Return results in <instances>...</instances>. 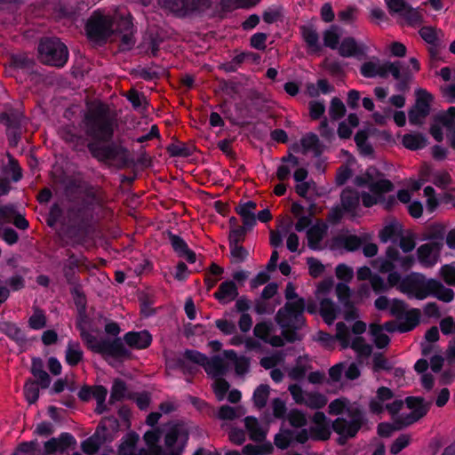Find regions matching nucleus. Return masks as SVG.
I'll use <instances>...</instances> for the list:
<instances>
[{
    "instance_id": "24",
    "label": "nucleus",
    "mask_w": 455,
    "mask_h": 455,
    "mask_svg": "<svg viewBox=\"0 0 455 455\" xmlns=\"http://www.w3.org/2000/svg\"><path fill=\"white\" fill-rule=\"evenodd\" d=\"M204 368L209 376L213 379H219L228 372L229 366L223 358L215 356L211 360L207 359Z\"/></svg>"
},
{
    "instance_id": "31",
    "label": "nucleus",
    "mask_w": 455,
    "mask_h": 455,
    "mask_svg": "<svg viewBox=\"0 0 455 455\" xmlns=\"http://www.w3.org/2000/svg\"><path fill=\"white\" fill-rule=\"evenodd\" d=\"M99 353L122 356L126 354V351L120 339H101V347Z\"/></svg>"
},
{
    "instance_id": "5",
    "label": "nucleus",
    "mask_w": 455,
    "mask_h": 455,
    "mask_svg": "<svg viewBox=\"0 0 455 455\" xmlns=\"http://www.w3.org/2000/svg\"><path fill=\"white\" fill-rule=\"evenodd\" d=\"M387 281L389 286H395L410 299L427 298L428 280L422 275L412 273L402 278L398 272H393L388 275Z\"/></svg>"
},
{
    "instance_id": "63",
    "label": "nucleus",
    "mask_w": 455,
    "mask_h": 455,
    "mask_svg": "<svg viewBox=\"0 0 455 455\" xmlns=\"http://www.w3.org/2000/svg\"><path fill=\"white\" fill-rule=\"evenodd\" d=\"M391 13H402L410 6L405 0H385Z\"/></svg>"
},
{
    "instance_id": "1",
    "label": "nucleus",
    "mask_w": 455,
    "mask_h": 455,
    "mask_svg": "<svg viewBox=\"0 0 455 455\" xmlns=\"http://www.w3.org/2000/svg\"><path fill=\"white\" fill-rule=\"evenodd\" d=\"M355 184L362 188L360 192L345 189L341 194V204L345 211L355 214L359 207L360 196L365 207L382 203L383 194L393 189V184L386 180L374 168H369L363 174L357 176Z\"/></svg>"
},
{
    "instance_id": "34",
    "label": "nucleus",
    "mask_w": 455,
    "mask_h": 455,
    "mask_svg": "<svg viewBox=\"0 0 455 455\" xmlns=\"http://www.w3.org/2000/svg\"><path fill=\"white\" fill-rule=\"evenodd\" d=\"M338 52L340 56L348 58L362 53L363 49L354 37L348 36L342 40Z\"/></svg>"
},
{
    "instance_id": "7",
    "label": "nucleus",
    "mask_w": 455,
    "mask_h": 455,
    "mask_svg": "<svg viewBox=\"0 0 455 455\" xmlns=\"http://www.w3.org/2000/svg\"><path fill=\"white\" fill-rule=\"evenodd\" d=\"M415 262L412 256L402 255L395 247H388L384 258H378L372 261V266L381 273H393L395 267L404 271L411 268Z\"/></svg>"
},
{
    "instance_id": "60",
    "label": "nucleus",
    "mask_w": 455,
    "mask_h": 455,
    "mask_svg": "<svg viewBox=\"0 0 455 455\" xmlns=\"http://www.w3.org/2000/svg\"><path fill=\"white\" fill-rule=\"evenodd\" d=\"M398 240L400 248L405 253L413 251V249L416 246L415 238L413 235H411V233H408L406 235H403L402 233Z\"/></svg>"
},
{
    "instance_id": "64",
    "label": "nucleus",
    "mask_w": 455,
    "mask_h": 455,
    "mask_svg": "<svg viewBox=\"0 0 455 455\" xmlns=\"http://www.w3.org/2000/svg\"><path fill=\"white\" fill-rule=\"evenodd\" d=\"M440 275L444 282L450 285H455V266L445 265L441 267Z\"/></svg>"
},
{
    "instance_id": "36",
    "label": "nucleus",
    "mask_w": 455,
    "mask_h": 455,
    "mask_svg": "<svg viewBox=\"0 0 455 455\" xmlns=\"http://www.w3.org/2000/svg\"><path fill=\"white\" fill-rule=\"evenodd\" d=\"M163 435L162 429L154 428L148 430L144 435V440L149 451L154 455H162V447L158 444L161 435Z\"/></svg>"
},
{
    "instance_id": "41",
    "label": "nucleus",
    "mask_w": 455,
    "mask_h": 455,
    "mask_svg": "<svg viewBox=\"0 0 455 455\" xmlns=\"http://www.w3.org/2000/svg\"><path fill=\"white\" fill-rule=\"evenodd\" d=\"M327 402L328 400L323 395L317 392H310L305 394L303 404L310 409H321L326 405Z\"/></svg>"
},
{
    "instance_id": "16",
    "label": "nucleus",
    "mask_w": 455,
    "mask_h": 455,
    "mask_svg": "<svg viewBox=\"0 0 455 455\" xmlns=\"http://www.w3.org/2000/svg\"><path fill=\"white\" fill-rule=\"evenodd\" d=\"M313 426L310 428L311 435L318 440H327L330 438L331 431L329 421L323 412L317 411L312 419Z\"/></svg>"
},
{
    "instance_id": "55",
    "label": "nucleus",
    "mask_w": 455,
    "mask_h": 455,
    "mask_svg": "<svg viewBox=\"0 0 455 455\" xmlns=\"http://www.w3.org/2000/svg\"><path fill=\"white\" fill-rule=\"evenodd\" d=\"M243 413L244 412L240 408L235 409L228 405H223L220 408L218 415L221 419L232 420Z\"/></svg>"
},
{
    "instance_id": "56",
    "label": "nucleus",
    "mask_w": 455,
    "mask_h": 455,
    "mask_svg": "<svg viewBox=\"0 0 455 455\" xmlns=\"http://www.w3.org/2000/svg\"><path fill=\"white\" fill-rule=\"evenodd\" d=\"M229 246L232 262L240 263L246 259L249 252L245 248L239 244H232Z\"/></svg>"
},
{
    "instance_id": "22",
    "label": "nucleus",
    "mask_w": 455,
    "mask_h": 455,
    "mask_svg": "<svg viewBox=\"0 0 455 455\" xmlns=\"http://www.w3.org/2000/svg\"><path fill=\"white\" fill-rule=\"evenodd\" d=\"M403 233L402 225L396 220L387 222L379 232L380 242L386 243L388 242H396Z\"/></svg>"
},
{
    "instance_id": "15",
    "label": "nucleus",
    "mask_w": 455,
    "mask_h": 455,
    "mask_svg": "<svg viewBox=\"0 0 455 455\" xmlns=\"http://www.w3.org/2000/svg\"><path fill=\"white\" fill-rule=\"evenodd\" d=\"M159 4L173 12H188L202 10L209 5V0H158Z\"/></svg>"
},
{
    "instance_id": "50",
    "label": "nucleus",
    "mask_w": 455,
    "mask_h": 455,
    "mask_svg": "<svg viewBox=\"0 0 455 455\" xmlns=\"http://www.w3.org/2000/svg\"><path fill=\"white\" fill-rule=\"evenodd\" d=\"M293 439L292 432L287 429H282L275 436V444L277 448L286 449Z\"/></svg>"
},
{
    "instance_id": "35",
    "label": "nucleus",
    "mask_w": 455,
    "mask_h": 455,
    "mask_svg": "<svg viewBox=\"0 0 455 455\" xmlns=\"http://www.w3.org/2000/svg\"><path fill=\"white\" fill-rule=\"evenodd\" d=\"M65 359L67 363L71 366H76L83 361L84 352L77 341H68L65 352Z\"/></svg>"
},
{
    "instance_id": "47",
    "label": "nucleus",
    "mask_w": 455,
    "mask_h": 455,
    "mask_svg": "<svg viewBox=\"0 0 455 455\" xmlns=\"http://www.w3.org/2000/svg\"><path fill=\"white\" fill-rule=\"evenodd\" d=\"M273 446L270 443L262 445L247 444L243 448L244 455H267L273 451Z\"/></svg>"
},
{
    "instance_id": "10",
    "label": "nucleus",
    "mask_w": 455,
    "mask_h": 455,
    "mask_svg": "<svg viewBox=\"0 0 455 455\" xmlns=\"http://www.w3.org/2000/svg\"><path fill=\"white\" fill-rule=\"evenodd\" d=\"M331 282L325 281L321 283L316 289L315 296L319 300V312L324 322L331 325L337 318L339 309L335 303L325 296L331 289Z\"/></svg>"
},
{
    "instance_id": "30",
    "label": "nucleus",
    "mask_w": 455,
    "mask_h": 455,
    "mask_svg": "<svg viewBox=\"0 0 455 455\" xmlns=\"http://www.w3.org/2000/svg\"><path fill=\"white\" fill-rule=\"evenodd\" d=\"M256 209V204L252 201L239 204L235 211L241 216L244 227L251 228L255 225L256 218L254 210Z\"/></svg>"
},
{
    "instance_id": "9",
    "label": "nucleus",
    "mask_w": 455,
    "mask_h": 455,
    "mask_svg": "<svg viewBox=\"0 0 455 455\" xmlns=\"http://www.w3.org/2000/svg\"><path fill=\"white\" fill-rule=\"evenodd\" d=\"M350 419L338 418L332 423V429L339 435V443H345L347 438L354 437L362 426L363 417L358 410H348Z\"/></svg>"
},
{
    "instance_id": "54",
    "label": "nucleus",
    "mask_w": 455,
    "mask_h": 455,
    "mask_svg": "<svg viewBox=\"0 0 455 455\" xmlns=\"http://www.w3.org/2000/svg\"><path fill=\"white\" fill-rule=\"evenodd\" d=\"M347 401L343 398H339L333 400L329 404V413L331 415H339L347 411L348 413V410H354L353 408L347 407Z\"/></svg>"
},
{
    "instance_id": "61",
    "label": "nucleus",
    "mask_w": 455,
    "mask_h": 455,
    "mask_svg": "<svg viewBox=\"0 0 455 455\" xmlns=\"http://www.w3.org/2000/svg\"><path fill=\"white\" fill-rule=\"evenodd\" d=\"M25 396L29 403H34L39 396V388L36 382L29 381L24 387Z\"/></svg>"
},
{
    "instance_id": "3",
    "label": "nucleus",
    "mask_w": 455,
    "mask_h": 455,
    "mask_svg": "<svg viewBox=\"0 0 455 455\" xmlns=\"http://www.w3.org/2000/svg\"><path fill=\"white\" fill-rule=\"evenodd\" d=\"M115 121L105 105L99 104L90 108L84 120L86 135L97 142L108 141L114 132Z\"/></svg>"
},
{
    "instance_id": "44",
    "label": "nucleus",
    "mask_w": 455,
    "mask_h": 455,
    "mask_svg": "<svg viewBox=\"0 0 455 455\" xmlns=\"http://www.w3.org/2000/svg\"><path fill=\"white\" fill-rule=\"evenodd\" d=\"M270 395V387L267 385H259L254 391L253 402L258 408L266 406Z\"/></svg>"
},
{
    "instance_id": "19",
    "label": "nucleus",
    "mask_w": 455,
    "mask_h": 455,
    "mask_svg": "<svg viewBox=\"0 0 455 455\" xmlns=\"http://www.w3.org/2000/svg\"><path fill=\"white\" fill-rule=\"evenodd\" d=\"M244 426L251 440L254 442L265 440L268 431L267 425L260 424L256 418L246 417L244 419Z\"/></svg>"
},
{
    "instance_id": "14",
    "label": "nucleus",
    "mask_w": 455,
    "mask_h": 455,
    "mask_svg": "<svg viewBox=\"0 0 455 455\" xmlns=\"http://www.w3.org/2000/svg\"><path fill=\"white\" fill-rule=\"evenodd\" d=\"M406 403L411 411L409 413L403 412L400 416V427H406L416 422L424 417L429 409V403H425L424 399L419 397H408L406 399Z\"/></svg>"
},
{
    "instance_id": "6",
    "label": "nucleus",
    "mask_w": 455,
    "mask_h": 455,
    "mask_svg": "<svg viewBox=\"0 0 455 455\" xmlns=\"http://www.w3.org/2000/svg\"><path fill=\"white\" fill-rule=\"evenodd\" d=\"M68 49L59 39H44L38 45V57L41 62L61 67L68 60Z\"/></svg>"
},
{
    "instance_id": "21",
    "label": "nucleus",
    "mask_w": 455,
    "mask_h": 455,
    "mask_svg": "<svg viewBox=\"0 0 455 455\" xmlns=\"http://www.w3.org/2000/svg\"><path fill=\"white\" fill-rule=\"evenodd\" d=\"M430 295L443 302H451L454 298L453 291L435 279H428L427 297Z\"/></svg>"
},
{
    "instance_id": "12",
    "label": "nucleus",
    "mask_w": 455,
    "mask_h": 455,
    "mask_svg": "<svg viewBox=\"0 0 455 455\" xmlns=\"http://www.w3.org/2000/svg\"><path fill=\"white\" fill-rule=\"evenodd\" d=\"M443 246V237L431 238L417 250L419 260L426 267L434 266L439 259L440 251Z\"/></svg>"
},
{
    "instance_id": "37",
    "label": "nucleus",
    "mask_w": 455,
    "mask_h": 455,
    "mask_svg": "<svg viewBox=\"0 0 455 455\" xmlns=\"http://www.w3.org/2000/svg\"><path fill=\"white\" fill-rule=\"evenodd\" d=\"M403 145L410 150H418L427 145V138L421 133H408L403 136Z\"/></svg>"
},
{
    "instance_id": "25",
    "label": "nucleus",
    "mask_w": 455,
    "mask_h": 455,
    "mask_svg": "<svg viewBox=\"0 0 455 455\" xmlns=\"http://www.w3.org/2000/svg\"><path fill=\"white\" fill-rule=\"evenodd\" d=\"M440 123L447 129V137L451 147L455 148V107L449 108L439 115Z\"/></svg>"
},
{
    "instance_id": "57",
    "label": "nucleus",
    "mask_w": 455,
    "mask_h": 455,
    "mask_svg": "<svg viewBox=\"0 0 455 455\" xmlns=\"http://www.w3.org/2000/svg\"><path fill=\"white\" fill-rule=\"evenodd\" d=\"M357 12L358 10L356 7L348 6L344 10L339 12L338 17L341 22L352 24L356 20Z\"/></svg>"
},
{
    "instance_id": "43",
    "label": "nucleus",
    "mask_w": 455,
    "mask_h": 455,
    "mask_svg": "<svg viewBox=\"0 0 455 455\" xmlns=\"http://www.w3.org/2000/svg\"><path fill=\"white\" fill-rule=\"evenodd\" d=\"M323 44L326 47L331 49H338L339 44L340 35L339 28L336 26L331 27L323 33Z\"/></svg>"
},
{
    "instance_id": "38",
    "label": "nucleus",
    "mask_w": 455,
    "mask_h": 455,
    "mask_svg": "<svg viewBox=\"0 0 455 455\" xmlns=\"http://www.w3.org/2000/svg\"><path fill=\"white\" fill-rule=\"evenodd\" d=\"M361 73L365 77H385L384 62L380 63L379 60L365 62L361 67Z\"/></svg>"
},
{
    "instance_id": "4",
    "label": "nucleus",
    "mask_w": 455,
    "mask_h": 455,
    "mask_svg": "<svg viewBox=\"0 0 455 455\" xmlns=\"http://www.w3.org/2000/svg\"><path fill=\"white\" fill-rule=\"evenodd\" d=\"M306 308L304 299L286 302L275 315V322L282 328L283 335L288 340L297 339L295 331L302 328L305 324L303 313Z\"/></svg>"
},
{
    "instance_id": "51",
    "label": "nucleus",
    "mask_w": 455,
    "mask_h": 455,
    "mask_svg": "<svg viewBox=\"0 0 455 455\" xmlns=\"http://www.w3.org/2000/svg\"><path fill=\"white\" fill-rule=\"evenodd\" d=\"M287 419L291 426L301 427L307 424V417L304 412L297 409L291 410L287 414Z\"/></svg>"
},
{
    "instance_id": "42",
    "label": "nucleus",
    "mask_w": 455,
    "mask_h": 455,
    "mask_svg": "<svg viewBox=\"0 0 455 455\" xmlns=\"http://www.w3.org/2000/svg\"><path fill=\"white\" fill-rule=\"evenodd\" d=\"M302 36L307 46L313 52L320 50L319 36L316 30L312 27H302Z\"/></svg>"
},
{
    "instance_id": "20",
    "label": "nucleus",
    "mask_w": 455,
    "mask_h": 455,
    "mask_svg": "<svg viewBox=\"0 0 455 455\" xmlns=\"http://www.w3.org/2000/svg\"><path fill=\"white\" fill-rule=\"evenodd\" d=\"M393 398L392 391L385 387H379L376 395L369 403L370 411L372 413L379 414L386 409V404Z\"/></svg>"
},
{
    "instance_id": "17",
    "label": "nucleus",
    "mask_w": 455,
    "mask_h": 455,
    "mask_svg": "<svg viewBox=\"0 0 455 455\" xmlns=\"http://www.w3.org/2000/svg\"><path fill=\"white\" fill-rule=\"evenodd\" d=\"M293 150L304 155L312 153L314 156H318L323 153V146L315 134L307 133L301 138L299 145L293 147Z\"/></svg>"
},
{
    "instance_id": "48",
    "label": "nucleus",
    "mask_w": 455,
    "mask_h": 455,
    "mask_svg": "<svg viewBox=\"0 0 455 455\" xmlns=\"http://www.w3.org/2000/svg\"><path fill=\"white\" fill-rule=\"evenodd\" d=\"M126 394L127 389L124 382L120 379H116L111 388L109 402L115 403L116 401H121L125 398Z\"/></svg>"
},
{
    "instance_id": "27",
    "label": "nucleus",
    "mask_w": 455,
    "mask_h": 455,
    "mask_svg": "<svg viewBox=\"0 0 455 455\" xmlns=\"http://www.w3.org/2000/svg\"><path fill=\"white\" fill-rule=\"evenodd\" d=\"M238 295L237 287L234 282L222 283L217 292L215 298L222 304H228L233 301Z\"/></svg>"
},
{
    "instance_id": "28",
    "label": "nucleus",
    "mask_w": 455,
    "mask_h": 455,
    "mask_svg": "<svg viewBox=\"0 0 455 455\" xmlns=\"http://www.w3.org/2000/svg\"><path fill=\"white\" fill-rule=\"evenodd\" d=\"M327 226L323 223H317L307 230L308 246L313 250L321 248L320 242L326 234Z\"/></svg>"
},
{
    "instance_id": "58",
    "label": "nucleus",
    "mask_w": 455,
    "mask_h": 455,
    "mask_svg": "<svg viewBox=\"0 0 455 455\" xmlns=\"http://www.w3.org/2000/svg\"><path fill=\"white\" fill-rule=\"evenodd\" d=\"M100 441L98 436L93 435L82 443V450L88 455H93L100 448Z\"/></svg>"
},
{
    "instance_id": "23",
    "label": "nucleus",
    "mask_w": 455,
    "mask_h": 455,
    "mask_svg": "<svg viewBox=\"0 0 455 455\" xmlns=\"http://www.w3.org/2000/svg\"><path fill=\"white\" fill-rule=\"evenodd\" d=\"M124 341L128 346L136 349H143L148 347L151 341L152 337L147 331L128 332L124 335Z\"/></svg>"
},
{
    "instance_id": "52",
    "label": "nucleus",
    "mask_w": 455,
    "mask_h": 455,
    "mask_svg": "<svg viewBox=\"0 0 455 455\" xmlns=\"http://www.w3.org/2000/svg\"><path fill=\"white\" fill-rule=\"evenodd\" d=\"M13 455H38V443L36 441L20 443Z\"/></svg>"
},
{
    "instance_id": "49",
    "label": "nucleus",
    "mask_w": 455,
    "mask_h": 455,
    "mask_svg": "<svg viewBox=\"0 0 455 455\" xmlns=\"http://www.w3.org/2000/svg\"><path fill=\"white\" fill-rule=\"evenodd\" d=\"M28 324L34 330L44 328L46 325V316L44 313L39 308H35L32 315L28 319Z\"/></svg>"
},
{
    "instance_id": "13",
    "label": "nucleus",
    "mask_w": 455,
    "mask_h": 455,
    "mask_svg": "<svg viewBox=\"0 0 455 455\" xmlns=\"http://www.w3.org/2000/svg\"><path fill=\"white\" fill-rule=\"evenodd\" d=\"M416 102L409 111V122L412 124H420L430 111L432 96L423 89L416 91Z\"/></svg>"
},
{
    "instance_id": "26",
    "label": "nucleus",
    "mask_w": 455,
    "mask_h": 455,
    "mask_svg": "<svg viewBox=\"0 0 455 455\" xmlns=\"http://www.w3.org/2000/svg\"><path fill=\"white\" fill-rule=\"evenodd\" d=\"M169 239L173 250L180 257L185 258L188 262L194 263L196 259L194 251L188 249L186 242L178 235L170 234Z\"/></svg>"
},
{
    "instance_id": "33",
    "label": "nucleus",
    "mask_w": 455,
    "mask_h": 455,
    "mask_svg": "<svg viewBox=\"0 0 455 455\" xmlns=\"http://www.w3.org/2000/svg\"><path fill=\"white\" fill-rule=\"evenodd\" d=\"M420 311L411 309L404 313V318L396 326V331L407 332L415 328L419 323Z\"/></svg>"
},
{
    "instance_id": "2",
    "label": "nucleus",
    "mask_w": 455,
    "mask_h": 455,
    "mask_svg": "<svg viewBox=\"0 0 455 455\" xmlns=\"http://www.w3.org/2000/svg\"><path fill=\"white\" fill-rule=\"evenodd\" d=\"M366 331V324L362 321H356L352 326V331L347 325L339 322L336 324V334L331 336L326 332L319 331L317 339L323 342L325 346L330 347L335 339L339 340L343 348L351 347L359 358L369 357L372 352V347L360 335Z\"/></svg>"
},
{
    "instance_id": "53",
    "label": "nucleus",
    "mask_w": 455,
    "mask_h": 455,
    "mask_svg": "<svg viewBox=\"0 0 455 455\" xmlns=\"http://www.w3.org/2000/svg\"><path fill=\"white\" fill-rule=\"evenodd\" d=\"M346 108L343 102L338 98H333L331 102L329 114L334 120L339 119L345 115Z\"/></svg>"
},
{
    "instance_id": "18",
    "label": "nucleus",
    "mask_w": 455,
    "mask_h": 455,
    "mask_svg": "<svg viewBox=\"0 0 455 455\" xmlns=\"http://www.w3.org/2000/svg\"><path fill=\"white\" fill-rule=\"evenodd\" d=\"M76 444L75 438L68 433H63L57 438H52L44 443L45 452L48 454L63 453Z\"/></svg>"
},
{
    "instance_id": "32",
    "label": "nucleus",
    "mask_w": 455,
    "mask_h": 455,
    "mask_svg": "<svg viewBox=\"0 0 455 455\" xmlns=\"http://www.w3.org/2000/svg\"><path fill=\"white\" fill-rule=\"evenodd\" d=\"M225 358L233 363L235 371L238 375H243L249 371L250 361L245 356H238L234 350H225Z\"/></svg>"
},
{
    "instance_id": "8",
    "label": "nucleus",
    "mask_w": 455,
    "mask_h": 455,
    "mask_svg": "<svg viewBox=\"0 0 455 455\" xmlns=\"http://www.w3.org/2000/svg\"><path fill=\"white\" fill-rule=\"evenodd\" d=\"M86 32L92 41L106 39L115 32L113 18L101 12H95L87 21Z\"/></svg>"
},
{
    "instance_id": "59",
    "label": "nucleus",
    "mask_w": 455,
    "mask_h": 455,
    "mask_svg": "<svg viewBox=\"0 0 455 455\" xmlns=\"http://www.w3.org/2000/svg\"><path fill=\"white\" fill-rule=\"evenodd\" d=\"M228 388L229 384L228 381H226L222 378L215 379V381L213 383V389L216 397L219 401L224 400Z\"/></svg>"
},
{
    "instance_id": "45",
    "label": "nucleus",
    "mask_w": 455,
    "mask_h": 455,
    "mask_svg": "<svg viewBox=\"0 0 455 455\" xmlns=\"http://www.w3.org/2000/svg\"><path fill=\"white\" fill-rule=\"evenodd\" d=\"M419 35L427 44H437L443 33L441 30L436 29L434 27H423L419 30Z\"/></svg>"
},
{
    "instance_id": "40",
    "label": "nucleus",
    "mask_w": 455,
    "mask_h": 455,
    "mask_svg": "<svg viewBox=\"0 0 455 455\" xmlns=\"http://www.w3.org/2000/svg\"><path fill=\"white\" fill-rule=\"evenodd\" d=\"M370 332L372 337V340L378 348L386 347L390 341L389 337L383 331V328L379 324H371Z\"/></svg>"
},
{
    "instance_id": "62",
    "label": "nucleus",
    "mask_w": 455,
    "mask_h": 455,
    "mask_svg": "<svg viewBox=\"0 0 455 455\" xmlns=\"http://www.w3.org/2000/svg\"><path fill=\"white\" fill-rule=\"evenodd\" d=\"M402 63L400 61L384 62V73L385 77L390 73L395 79L398 80L401 78Z\"/></svg>"
},
{
    "instance_id": "39",
    "label": "nucleus",
    "mask_w": 455,
    "mask_h": 455,
    "mask_svg": "<svg viewBox=\"0 0 455 455\" xmlns=\"http://www.w3.org/2000/svg\"><path fill=\"white\" fill-rule=\"evenodd\" d=\"M139 441V435L130 433L125 435L124 441L118 448L119 455H137L136 443Z\"/></svg>"
},
{
    "instance_id": "11",
    "label": "nucleus",
    "mask_w": 455,
    "mask_h": 455,
    "mask_svg": "<svg viewBox=\"0 0 455 455\" xmlns=\"http://www.w3.org/2000/svg\"><path fill=\"white\" fill-rule=\"evenodd\" d=\"M166 448L181 451L185 447L188 432L183 424L171 423L162 428Z\"/></svg>"
},
{
    "instance_id": "46",
    "label": "nucleus",
    "mask_w": 455,
    "mask_h": 455,
    "mask_svg": "<svg viewBox=\"0 0 455 455\" xmlns=\"http://www.w3.org/2000/svg\"><path fill=\"white\" fill-rule=\"evenodd\" d=\"M207 357L200 352L195 350H187L180 359L182 364L188 365L189 363H194L202 366H204L207 362Z\"/></svg>"
},
{
    "instance_id": "29",
    "label": "nucleus",
    "mask_w": 455,
    "mask_h": 455,
    "mask_svg": "<svg viewBox=\"0 0 455 455\" xmlns=\"http://www.w3.org/2000/svg\"><path fill=\"white\" fill-rule=\"evenodd\" d=\"M80 336L87 347L94 352L99 353L101 347V340H98L92 334L87 331V324L84 317H80L77 323Z\"/></svg>"
}]
</instances>
